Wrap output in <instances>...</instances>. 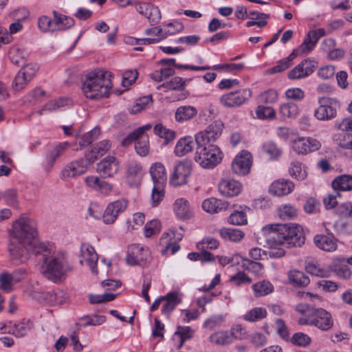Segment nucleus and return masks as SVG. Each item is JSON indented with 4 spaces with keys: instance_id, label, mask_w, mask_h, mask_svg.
<instances>
[{
    "instance_id": "nucleus-1",
    "label": "nucleus",
    "mask_w": 352,
    "mask_h": 352,
    "mask_svg": "<svg viewBox=\"0 0 352 352\" xmlns=\"http://www.w3.org/2000/svg\"><path fill=\"white\" fill-rule=\"evenodd\" d=\"M37 234V224L34 219L21 217L13 223L12 237L18 242L33 246L36 253H43L45 258L50 254L49 243L39 241Z\"/></svg>"
},
{
    "instance_id": "nucleus-2",
    "label": "nucleus",
    "mask_w": 352,
    "mask_h": 352,
    "mask_svg": "<svg viewBox=\"0 0 352 352\" xmlns=\"http://www.w3.org/2000/svg\"><path fill=\"white\" fill-rule=\"evenodd\" d=\"M269 230L273 234L272 238L278 244L300 247L305 243V234L300 225L293 223L270 225Z\"/></svg>"
},
{
    "instance_id": "nucleus-3",
    "label": "nucleus",
    "mask_w": 352,
    "mask_h": 352,
    "mask_svg": "<svg viewBox=\"0 0 352 352\" xmlns=\"http://www.w3.org/2000/svg\"><path fill=\"white\" fill-rule=\"evenodd\" d=\"M108 72L89 74L82 84L85 96L91 99H99L107 96L111 88V81Z\"/></svg>"
},
{
    "instance_id": "nucleus-4",
    "label": "nucleus",
    "mask_w": 352,
    "mask_h": 352,
    "mask_svg": "<svg viewBox=\"0 0 352 352\" xmlns=\"http://www.w3.org/2000/svg\"><path fill=\"white\" fill-rule=\"evenodd\" d=\"M50 254L45 258L41 253L38 261L42 262L41 272L47 279L56 281L62 278L66 273V269L60 257L55 256L53 246L49 244Z\"/></svg>"
},
{
    "instance_id": "nucleus-5",
    "label": "nucleus",
    "mask_w": 352,
    "mask_h": 352,
    "mask_svg": "<svg viewBox=\"0 0 352 352\" xmlns=\"http://www.w3.org/2000/svg\"><path fill=\"white\" fill-rule=\"evenodd\" d=\"M222 153L214 144H197L195 160L204 168H213L222 160Z\"/></svg>"
},
{
    "instance_id": "nucleus-6",
    "label": "nucleus",
    "mask_w": 352,
    "mask_h": 352,
    "mask_svg": "<svg viewBox=\"0 0 352 352\" xmlns=\"http://www.w3.org/2000/svg\"><path fill=\"white\" fill-rule=\"evenodd\" d=\"M150 174L154 184L151 203L153 206H157L164 196V187L167 181L165 167L161 163H155L150 168Z\"/></svg>"
},
{
    "instance_id": "nucleus-7",
    "label": "nucleus",
    "mask_w": 352,
    "mask_h": 352,
    "mask_svg": "<svg viewBox=\"0 0 352 352\" xmlns=\"http://www.w3.org/2000/svg\"><path fill=\"white\" fill-rule=\"evenodd\" d=\"M10 257L12 262L16 265L25 263L30 258V253L37 257L41 253H36L33 246L20 242H11L8 247Z\"/></svg>"
},
{
    "instance_id": "nucleus-8",
    "label": "nucleus",
    "mask_w": 352,
    "mask_h": 352,
    "mask_svg": "<svg viewBox=\"0 0 352 352\" xmlns=\"http://www.w3.org/2000/svg\"><path fill=\"white\" fill-rule=\"evenodd\" d=\"M320 106L315 110L314 116L319 120H329L336 118L340 102L337 99L322 97L318 99Z\"/></svg>"
},
{
    "instance_id": "nucleus-9",
    "label": "nucleus",
    "mask_w": 352,
    "mask_h": 352,
    "mask_svg": "<svg viewBox=\"0 0 352 352\" xmlns=\"http://www.w3.org/2000/svg\"><path fill=\"white\" fill-rule=\"evenodd\" d=\"M96 159L97 156L90 153L84 158L71 162L62 170L61 177L67 179L84 173L89 166L93 164Z\"/></svg>"
},
{
    "instance_id": "nucleus-10",
    "label": "nucleus",
    "mask_w": 352,
    "mask_h": 352,
    "mask_svg": "<svg viewBox=\"0 0 352 352\" xmlns=\"http://www.w3.org/2000/svg\"><path fill=\"white\" fill-rule=\"evenodd\" d=\"M294 151L300 155H307L315 152L321 147L320 142L311 137H296L291 139Z\"/></svg>"
},
{
    "instance_id": "nucleus-11",
    "label": "nucleus",
    "mask_w": 352,
    "mask_h": 352,
    "mask_svg": "<svg viewBox=\"0 0 352 352\" xmlns=\"http://www.w3.org/2000/svg\"><path fill=\"white\" fill-rule=\"evenodd\" d=\"M223 124L219 121H215L207 126L204 131L196 134L195 137L196 144H214L220 137L223 131Z\"/></svg>"
},
{
    "instance_id": "nucleus-12",
    "label": "nucleus",
    "mask_w": 352,
    "mask_h": 352,
    "mask_svg": "<svg viewBox=\"0 0 352 352\" xmlns=\"http://www.w3.org/2000/svg\"><path fill=\"white\" fill-rule=\"evenodd\" d=\"M252 91L249 89H240L223 94L221 98V103L228 107H239L250 99Z\"/></svg>"
},
{
    "instance_id": "nucleus-13",
    "label": "nucleus",
    "mask_w": 352,
    "mask_h": 352,
    "mask_svg": "<svg viewBox=\"0 0 352 352\" xmlns=\"http://www.w3.org/2000/svg\"><path fill=\"white\" fill-rule=\"evenodd\" d=\"M127 206L128 201L124 198L110 202L107 205L103 214V221L106 224L114 223L118 216L126 210Z\"/></svg>"
},
{
    "instance_id": "nucleus-14",
    "label": "nucleus",
    "mask_w": 352,
    "mask_h": 352,
    "mask_svg": "<svg viewBox=\"0 0 352 352\" xmlns=\"http://www.w3.org/2000/svg\"><path fill=\"white\" fill-rule=\"evenodd\" d=\"M192 170L191 164L188 162H181L176 164L170 177V184L173 186L184 185L188 182Z\"/></svg>"
},
{
    "instance_id": "nucleus-15",
    "label": "nucleus",
    "mask_w": 352,
    "mask_h": 352,
    "mask_svg": "<svg viewBox=\"0 0 352 352\" xmlns=\"http://www.w3.org/2000/svg\"><path fill=\"white\" fill-rule=\"evenodd\" d=\"M150 258V252L148 248L140 246L137 244L129 247L128 254L126 260L128 264L131 265H142Z\"/></svg>"
},
{
    "instance_id": "nucleus-16",
    "label": "nucleus",
    "mask_w": 352,
    "mask_h": 352,
    "mask_svg": "<svg viewBox=\"0 0 352 352\" xmlns=\"http://www.w3.org/2000/svg\"><path fill=\"white\" fill-rule=\"evenodd\" d=\"M312 326L316 327L320 330L328 331L333 325V320L331 314L322 308L312 309Z\"/></svg>"
},
{
    "instance_id": "nucleus-17",
    "label": "nucleus",
    "mask_w": 352,
    "mask_h": 352,
    "mask_svg": "<svg viewBox=\"0 0 352 352\" xmlns=\"http://www.w3.org/2000/svg\"><path fill=\"white\" fill-rule=\"evenodd\" d=\"M135 10L148 19L151 25L157 24L162 18L158 7L146 2L138 1L133 3Z\"/></svg>"
},
{
    "instance_id": "nucleus-18",
    "label": "nucleus",
    "mask_w": 352,
    "mask_h": 352,
    "mask_svg": "<svg viewBox=\"0 0 352 352\" xmlns=\"http://www.w3.org/2000/svg\"><path fill=\"white\" fill-rule=\"evenodd\" d=\"M316 67L317 63L315 60L310 59L303 60L288 73L287 77L290 80H298L306 78L314 72Z\"/></svg>"
},
{
    "instance_id": "nucleus-19",
    "label": "nucleus",
    "mask_w": 352,
    "mask_h": 352,
    "mask_svg": "<svg viewBox=\"0 0 352 352\" xmlns=\"http://www.w3.org/2000/svg\"><path fill=\"white\" fill-rule=\"evenodd\" d=\"M98 261V256L93 246L89 243H82L80 247V263L87 265L94 274H97L96 264Z\"/></svg>"
},
{
    "instance_id": "nucleus-20",
    "label": "nucleus",
    "mask_w": 352,
    "mask_h": 352,
    "mask_svg": "<svg viewBox=\"0 0 352 352\" xmlns=\"http://www.w3.org/2000/svg\"><path fill=\"white\" fill-rule=\"evenodd\" d=\"M252 165V155L250 152L243 151L236 155L232 162V169L233 172L239 175H247Z\"/></svg>"
},
{
    "instance_id": "nucleus-21",
    "label": "nucleus",
    "mask_w": 352,
    "mask_h": 352,
    "mask_svg": "<svg viewBox=\"0 0 352 352\" xmlns=\"http://www.w3.org/2000/svg\"><path fill=\"white\" fill-rule=\"evenodd\" d=\"M119 167V162L115 157L107 156L98 163L97 171L103 177H111L118 173Z\"/></svg>"
},
{
    "instance_id": "nucleus-22",
    "label": "nucleus",
    "mask_w": 352,
    "mask_h": 352,
    "mask_svg": "<svg viewBox=\"0 0 352 352\" xmlns=\"http://www.w3.org/2000/svg\"><path fill=\"white\" fill-rule=\"evenodd\" d=\"M294 186V182L291 180L279 179L270 184L269 192L274 196L283 197L290 194L293 191Z\"/></svg>"
},
{
    "instance_id": "nucleus-23",
    "label": "nucleus",
    "mask_w": 352,
    "mask_h": 352,
    "mask_svg": "<svg viewBox=\"0 0 352 352\" xmlns=\"http://www.w3.org/2000/svg\"><path fill=\"white\" fill-rule=\"evenodd\" d=\"M314 242L323 251L333 252L338 248V240L333 235L317 234L314 238Z\"/></svg>"
},
{
    "instance_id": "nucleus-24",
    "label": "nucleus",
    "mask_w": 352,
    "mask_h": 352,
    "mask_svg": "<svg viewBox=\"0 0 352 352\" xmlns=\"http://www.w3.org/2000/svg\"><path fill=\"white\" fill-rule=\"evenodd\" d=\"M55 16L52 20L47 16H42L38 19V25L43 32H54L60 30V24L61 23V15H58L57 12H53Z\"/></svg>"
},
{
    "instance_id": "nucleus-25",
    "label": "nucleus",
    "mask_w": 352,
    "mask_h": 352,
    "mask_svg": "<svg viewBox=\"0 0 352 352\" xmlns=\"http://www.w3.org/2000/svg\"><path fill=\"white\" fill-rule=\"evenodd\" d=\"M174 212L177 217L188 219L192 217V210L189 202L184 198L177 199L173 204Z\"/></svg>"
},
{
    "instance_id": "nucleus-26",
    "label": "nucleus",
    "mask_w": 352,
    "mask_h": 352,
    "mask_svg": "<svg viewBox=\"0 0 352 352\" xmlns=\"http://www.w3.org/2000/svg\"><path fill=\"white\" fill-rule=\"evenodd\" d=\"M87 185L94 190L108 195L113 190V186L110 183L101 179L97 176H88L85 178Z\"/></svg>"
},
{
    "instance_id": "nucleus-27",
    "label": "nucleus",
    "mask_w": 352,
    "mask_h": 352,
    "mask_svg": "<svg viewBox=\"0 0 352 352\" xmlns=\"http://www.w3.org/2000/svg\"><path fill=\"white\" fill-rule=\"evenodd\" d=\"M229 206L228 201L210 197L205 199L202 203L203 209L208 213H217L226 210Z\"/></svg>"
},
{
    "instance_id": "nucleus-28",
    "label": "nucleus",
    "mask_w": 352,
    "mask_h": 352,
    "mask_svg": "<svg viewBox=\"0 0 352 352\" xmlns=\"http://www.w3.org/2000/svg\"><path fill=\"white\" fill-rule=\"evenodd\" d=\"M241 184L234 179H223L219 185L220 192L226 197L238 195L241 191Z\"/></svg>"
},
{
    "instance_id": "nucleus-29",
    "label": "nucleus",
    "mask_w": 352,
    "mask_h": 352,
    "mask_svg": "<svg viewBox=\"0 0 352 352\" xmlns=\"http://www.w3.org/2000/svg\"><path fill=\"white\" fill-rule=\"evenodd\" d=\"M142 177V167L137 164H130L126 170V182L133 187H138Z\"/></svg>"
},
{
    "instance_id": "nucleus-30",
    "label": "nucleus",
    "mask_w": 352,
    "mask_h": 352,
    "mask_svg": "<svg viewBox=\"0 0 352 352\" xmlns=\"http://www.w3.org/2000/svg\"><path fill=\"white\" fill-rule=\"evenodd\" d=\"M28 69L29 67H22L15 76L12 85L15 91H21L32 78V72H29Z\"/></svg>"
},
{
    "instance_id": "nucleus-31",
    "label": "nucleus",
    "mask_w": 352,
    "mask_h": 352,
    "mask_svg": "<svg viewBox=\"0 0 352 352\" xmlns=\"http://www.w3.org/2000/svg\"><path fill=\"white\" fill-rule=\"evenodd\" d=\"M197 113V109L192 106L186 105L179 107L175 111V118L179 122L188 121Z\"/></svg>"
},
{
    "instance_id": "nucleus-32",
    "label": "nucleus",
    "mask_w": 352,
    "mask_h": 352,
    "mask_svg": "<svg viewBox=\"0 0 352 352\" xmlns=\"http://www.w3.org/2000/svg\"><path fill=\"white\" fill-rule=\"evenodd\" d=\"M69 144L67 142H61L48 150L46 154V160L47 164L50 167H52L56 160L64 153L69 147Z\"/></svg>"
},
{
    "instance_id": "nucleus-33",
    "label": "nucleus",
    "mask_w": 352,
    "mask_h": 352,
    "mask_svg": "<svg viewBox=\"0 0 352 352\" xmlns=\"http://www.w3.org/2000/svg\"><path fill=\"white\" fill-rule=\"evenodd\" d=\"M195 143L192 137L181 138L176 144L175 153L179 157H182L193 150Z\"/></svg>"
},
{
    "instance_id": "nucleus-34",
    "label": "nucleus",
    "mask_w": 352,
    "mask_h": 352,
    "mask_svg": "<svg viewBox=\"0 0 352 352\" xmlns=\"http://www.w3.org/2000/svg\"><path fill=\"white\" fill-rule=\"evenodd\" d=\"M17 272L12 274L2 273L0 274V287L6 292H11L13 289V285L20 281L21 278L16 277Z\"/></svg>"
},
{
    "instance_id": "nucleus-35",
    "label": "nucleus",
    "mask_w": 352,
    "mask_h": 352,
    "mask_svg": "<svg viewBox=\"0 0 352 352\" xmlns=\"http://www.w3.org/2000/svg\"><path fill=\"white\" fill-rule=\"evenodd\" d=\"M165 303L163 305L162 311L164 314L169 315L174 310L175 307L181 302L177 292H170L164 296Z\"/></svg>"
},
{
    "instance_id": "nucleus-36",
    "label": "nucleus",
    "mask_w": 352,
    "mask_h": 352,
    "mask_svg": "<svg viewBox=\"0 0 352 352\" xmlns=\"http://www.w3.org/2000/svg\"><path fill=\"white\" fill-rule=\"evenodd\" d=\"M331 185L335 190H352V175H342L338 176L332 182Z\"/></svg>"
},
{
    "instance_id": "nucleus-37",
    "label": "nucleus",
    "mask_w": 352,
    "mask_h": 352,
    "mask_svg": "<svg viewBox=\"0 0 352 352\" xmlns=\"http://www.w3.org/2000/svg\"><path fill=\"white\" fill-rule=\"evenodd\" d=\"M346 263L347 260L346 261L344 258H336L331 264V269L340 276L349 277L351 272Z\"/></svg>"
},
{
    "instance_id": "nucleus-38",
    "label": "nucleus",
    "mask_w": 352,
    "mask_h": 352,
    "mask_svg": "<svg viewBox=\"0 0 352 352\" xmlns=\"http://www.w3.org/2000/svg\"><path fill=\"white\" fill-rule=\"evenodd\" d=\"M211 343L218 346H225L232 343L230 332L228 331H219L210 335Z\"/></svg>"
},
{
    "instance_id": "nucleus-39",
    "label": "nucleus",
    "mask_w": 352,
    "mask_h": 352,
    "mask_svg": "<svg viewBox=\"0 0 352 352\" xmlns=\"http://www.w3.org/2000/svg\"><path fill=\"white\" fill-rule=\"evenodd\" d=\"M335 45L336 42L332 38H326L322 43V49L325 51H329L328 57L331 60H336L344 56V51L341 49L330 50Z\"/></svg>"
},
{
    "instance_id": "nucleus-40",
    "label": "nucleus",
    "mask_w": 352,
    "mask_h": 352,
    "mask_svg": "<svg viewBox=\"0 0 352 352\" xmlns=\"http://www.w3.org/2000/svg\"><path fill=\"white\" fill-rule=\"evenodd\" d=\"M289 173L291 177L298 180H304L307 176L306 168L298 161L292 162Z\"/></svg>"
},
{
    "instance_id": "nucleus-41",
    "label": "nucleus",
    "mask_w": 352,
    "mask_h": 352,
    "mask_svg": "<svg viewBox=\"0 0 352 352\" xmlns=\"http://www.w3.org/2000/svg\"><path fill=\"white\" fill-rule=\"evenodd\" d=\"M289 280L292 285L298 287H305L310 282L307 276H306L302 272L298 270H292L289 272Z\"/></svg>"
},
{
    "instance_id": "nucleus-42",
    "label": "nucleus",
    "mask_w": 352,
    "mask_h": 352,
    "mask_svg": "<svg viewBox=\"0 0 352 352\" xmlns=\"http://www.w3.org/2000/svg\"><path fill=\"white\" fill-rule=\"evenodd\" d=\"M222 238L233 242L240 241L244 237V233L239 229L222 228L219 230Z\"/></svg>"
},
{
    "instance_id": "nucleus-43",
    "label": "nucleus",
    "mask_w": 352,
    "mask_h": 352,
    "mask_svg": "<svg viewBox=\"0 0 352 352\" xmlns=\"http://www.w3.org/2000/svg\"><path fill=\"white\" fill-rule=\"evenodd\" d=\"M33 327L32 322L29 319H23L14 326L12 333L16 337H23Z\"/></svg>"
},
{
    "instance_id": "nucleus-44",
    "label": "nucleus",
    "mask_w": 352,
    "mask_h": 352,
    "mask_svg": "<svg viewBox=\"0 0 352 352\" xmlns=\"http://www.w3.org/2000/svg\"><path fill=\"white\" fill-rule=\"evenodd\" d=\"M267 316V310L263 307H254L248 311L243 318L248 322H255L262 320Z\"/></svg>"
},
{
    "instance_id": "nucleus-45",
    "label": "nucleus",
    "mask_w": 352,
    "mask_h": 352,
    "mask_svg": "<svg viewBox=\"0 0 352 352\" xmlns=\"http://www.w3.org/2000/svg\"><path fill=\"white\" fill-rule=\"evenodd\" d=\"M252 289L254 292L255 296L260 297L272 292L273 286L269 281L263 280L253 285Z\"/></svg>"
},
{
    "instance_id": "nucleus-46",
    "label": "nucleus",
    "mask_w": 352,
    "mask_h": 352,
    "mask_svg": "<svg viewBox=\"0 0 352 352\" xmlns=\"http://www.w3.org/2000/svg\"><path fill=\"white\" fill-rule=\"evenodd\" d=\"M154 133L160 138H164L166 144L173 140L175 138L174 131L166 129L160 123L157 124L154 126Z\"/></svg>"
},
{
    "instance_id": "nucleus-47",
    "label": "nucleus",
    "mask_w": 352,
    "mask_h": 352,
    "mask_svg": "<svg viewBox=\"0 0 352 352\" xmlns=\"http://www.w3.org/2000/svg\"><path fill=\"white\" fill-rule=\"evenodd\" d=\"M279 113L285 118H294L298 113V107L292 102L283 104L280 106Z\"/></svg>"
},
{
    "instance_id": "nucleus-48",
    "label": "nucleus",
    "mask_w": 352,
    "mask_h": 352,
    "mask_svg": "<svg viewBox=\"0 0 352 352\" xmlns=\"http://www.w3.org/2000/svg\"><path fill=\"white\" fill-rule=\"evenodd\" d=\"M67 104V100L65 98L54 100L45 104L42 109L36 111V113L40 116L44 115L46 112H52Z\"/></svg>"
},
{
    "instance_id": "nucleus-49",
    "label": "nucleus",
    "mask_w": 352,
    "mask_h": 352,
    "mask_svg": "<svg viewBox=\"0 0 352 352\" xmlns=\"http://www.w3.org/2000/svg\"><path fill=\"white\" fill-rule=\"evenodd\" d=\"M135 148L138 155L146 156L149 151L148 135L138 137L135 142Z\"/></svg>"
},
{
    "instance_id": "nucleus-50",
    "label": "nucleus",
    "mask_w": 352,
    "mask_h": 352,
    "mask_svg": "<svg viewBox=\"0 0 352 352\" xmlns=\"http://www.w3.org/2000/svg\"><path fill=\"white\" fill-rule=\"evenodd\" d=\"M152 98L150 96L140 98L131 107L130 111L131 113H138L141 111L148 108L152 104Z\"/></svg>"
},
{
    "instance_id": "nucleus-51",
    "label": "nucleus",
    "mask_w": 352,
    "mask_h": 352,
    "mask_svg": "<svg viewBox=\"0 0 352 352\" xmlns=\"http://www.w3.org/2000/svg\"><path fill=\"white\" fill-rule=\"evenodd\" d=\"M187 80H184L181 77L176 76L172 78L169 82L163 83L160 87H165L170 90L183 91L185 88Z\"/></svg>"
},
{
    "instance_id": "nucleus-52",
    "label": "nucleus",
    "mask_w": 352,
    "mask_h": 352,
    "mask_svg": "<svg viewBox=\"0 0 352 352\" xmlns=\"http://www.w3.org/2000/svg\"><path fill=\"white\" fill-rule=\"evenodd\" d=\"M81 321H84L83 324L76 323V327L87 326V325H98L103 323L105 317L103 316L94 315L93 316H85L80 318Z\"/></svg>"
},
{
    "instance_id": "nucleus-53",
    "label": "nucleus",
    "mask_w": 352,
    "mask_h": 352,
    "mask_svg": "<svg viewBox=\"0 0 352 352\" xmlns=\"http://www.w3.org/2000/svg\"><path fill=\"white\" fill-rule=\"evenodd\" d=\"M256 114L259 119H272L276 116V111L272 107L259 105L256 111Z\"/></svg>"
},
{
    "instance_id": "nucleus-54",
    "label": "nucleus",
    "mask_w": 352,
    "mask_h": 352,
    "mask_svg": "<svg viewBox=\"0 0 352 352\" xmlns=\"http://www.w3.org/2000/svg\"><path fill=\"white\" fill-rule=\"evenodd\" d=\"M184 30V25L178 21L170 22L164 25V33L162 38H166L169 35L180 32Z\"/></svg>"
},
{
    "instance_id": "nucleus-55",
    "label": "nucleus",
    "mask_w": 352,
    "mask_h": 352,
    "mask_svg": "<svg viewBox=\"0 0 352 352\" xmlns=\"http://www.w3.org/2000/svg\"><path fill=\"white\" fill-rule=\"evenodd\" d=\"M229 222L236 226L245 225L248 223L246 214L243 211L236 210L230 215Z\"/></svg>"
},
{
    "instance_id": "nucleus-56",
    "label": "nucleus",
    "mask_w": 352,
    "mask_h": 352,
    "mask_svg": "<svg viewBox=\"0 0 352 352\" xmlns=\"http://www.w3.org/2000/svg\"><path fill=\"white\" fill-rule=\"evenodd\" d=\"M47 302L49 304L60 305L65 302V294L63 292H49L46 294Z\"/></svg>"
},
{
    "instance_id": "nucleus-57",
    "label": "nucleus",
    "mask_w": 352,
    "mask_h": 352,
    "mask_svg": "<svg viewBox=\"0 0 352 352\" xmlns=\"http://www.w3.org/2000/svg\"><path fill=\"white\" fill-rule=\"evenodd\" d=\"M193 333V330H192L190 327H177V331L175 332V335L179 336L181 340V343L179 346V348H180L184 344L186 340L192 338Z\"/></svg>"
},
{
    "instance_id": "nucleus-58",
    "label": "nucleus",
    "mask_w": 352,
    "mask_h": 352,
    "mask_svg": "<svg viewBox=\"0 0 352 352\" xmlns=\"http://www.w3.org/2000/svg\"><path fill=\"white\" fill-rule=\"evenodd\" d=\"M292 342L297 346L305 347L311 342V338L305 333L298 332L293 336Z\"/></svg>"
},
{
    "instance_id": "nucleus-59",
    "label": "nucleus",
    "mask_w": 352,
    "mask_h": 352,
    "mask_svg": "<svg viewBox=\"0 0 352 352\" xmlns=\"http://www.w3.org/2000/svg\"><path fill=\"white\" fill-rule=\"evenodd\" d=\"M241 265L244 270L252 271L255 273L260 272L263 268L262 263L245 258L244 261L241 263Z\"/></svg>"
},
{
    "instance_id": "nucleus-60",
    "label": "nucleus",
    "mask_w": 352,
    "mask_h": 352,
    "mask_svg": "<svg viewBox=\"0 0 352 352\" xmlns=\"http://www.w3.org/2000/svg\"><path fill=\"white\" fill-rule=\"evenodd\" d=\"M244 261V258L239 254L233 255L231 257L219 256V263L224 266L230 263L232 265H239Z\"/></svg>"
},
{
    "instance_id": "nucleus-61",
    "label": "nucleus",
    "mask_w": 352,
    "mask_h": 352,
    "mask_svg": "<svg viewBox=\"0 0 352 352\" xmlns=\"http://www.w3.org/2000/svg\"><path fill=\"white\" fill-rule=\"evenodd\" d=\"M278 214L281 218H294L297 216V210L292 205H285L279 208Z\"/></svg>"
},
{
    "instance_id": "nucleus-62",
    "label": "nucleus",
    "mask_w": 352,
    "mask_h": 352,
    "mask_svg": "<svg viewBox=\"0 0 352 352\" xmlns=\"http://www.w3.org/2000/svg\"><path fill=\"white\" fill-rule=\"evenodd\" d=\"M4 198L7 204L12 206H17V192L14 189H9L5 191L1 196Z\"/></svg>"
},
{
    "instance_id": "nucleus-63",
    "label": "nucleus",
    "mask_w": 352,
    "mask_h": 352,
    "mask_svg": "<svg viewBox=\"0 0 352 352\" xmlns=\"http://www.w3.org/2000/svg\"><path fill=\"white\" fill-rule=\"evenodd\" d=\"M263 149L271 158H276L281 154V151L273 142L265 143L263 146Z\"/></svg>"
},
{
    "instance_id": "nucleus-64",
    "label": "nucleus",
    "mask_w": 352,
    "mask_h": 352,
    "mask_svg": "<svg viewBox=\"0 0 352 352\" xmlns=\"http://www.w3.org/2000/svg\"><path fill=\"white\" fill-rule=\"evenodd\" d=\"M138 73L136 71H126L123 74L122 85L124 87H128L135 82Z\"/></svg>"
}]
</instances>
